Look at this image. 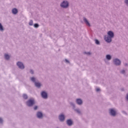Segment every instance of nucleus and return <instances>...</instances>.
I'll use <instances>...</instances> for the list:
<instances>
[{"label": "nucleus", "instance_id": "f257e3e1", "mask_svg": "<svg viewBox=\"0 0 128 128\" xmlns=\"http://www.w3.org/2000/svg\"><path fill=\"white\" fill-rule=\"evenodd\" d=\"M108 36H104V40L106 42H111L112 39L114 36V32L112 31H108Z\"/></svg>", "mask_w": 128, "mask_h": 128}, {"label": "nucleus", "instance_id": "f03ea898", "mask_svg": "<svg viewBox=\"0 0 128 128\" xmlns=\"http://www.w3.org/2000/svg\"><path fill=\"white\" fill-rule=\"evenodd\" d=\"M27 106H34V100H29L27 102Z\"/></svg>", "mask_w": 128, "mask_h": 128}, {"label": "nucleus", "instance_id": "7ed1b4c3", "mask_svg": "<svg viewBox=\"0 0 128 128\" xmlns=\"http://www.w3.org/2000/svg\"><path fill=\"white\" fill-rule=\"evenodd\" d=\"M60 6L62 8H68V2H63L62 3Z\"/></svg>", "mask_w": 128, "mask_h": 128}, {"label": "nucleus", "instance_id": "20e7f679", "mask_svg": "<svg viewBox=\"0 0 128 128\" xmlns=\"http://www.w3.org/2000/svg\"><path fill=\"white\" fill-rule=\"evenodd\" d=\"M17 66H18L19 68H20L21 70H24V64L21 62H17Z\"/></svg>", "mask_w": 128, "mask_h": 128}, {"label": "nucleus", "instance_id": "39448f33", "mask_svg": "<svg viewBox=\"0 0 128 128\" xmlns=\"http://www.w3.org/2000/svg\"><path fill=\"white\" fill-rule=\"evenodd\" d=\"M114 62L116 66H120V60L116 58L114 60Z\"/></svg>", "mask_w": 128, "mask_h": 128}, {"label": "nucleus", "instance_id": "423d86ee", "mask_svg": "<svg viewBox=\"0 0 128 128\" xmlns=\"http://www.w3.org/2000/svg\"><path fill=\"white\" fill-rule=\"evenodd\" d=\"M41 95L43 98H48V94L46 93L45 92H42L41 93Z\"/></svg>", "mask_w": 128, "mask_h": 128}, {"label": "nucleus", "instance_id": "0eeeda50", "mask_svg": "<svg viewBox=\"0 0 128 128\" xmlns=\"http://www.w3.org/2000/svg\"><path fill=\"white\" fill-rule=\"evenodd\" d=\"M110 114L112 116H116V110L114 109H110Z\"/></svg>", "mask_w": 128, "mask_h": 128}, {"label": "nucleus", "instance_id": "6e6552de", "mask_svg": "<svg viewBox=\"0 0 128 128\" xmlns=\"http://www.w3.org/2000/svg\"><path fill=\"white\" fill-rule=\"evenodd\" d=\"M59 119L60 122H64V116L63 114H60L59 116Z\"/></svg>", "mask_w": 128, "mask_h": 128}, {"label": "nucleus", "instance_id": "1a4fd4ad", "mask_svg": "<svg viewBox=\"0 0 128 128\" xmlns=\"http://www.w3.org/2000/svg\"><path fill=\"white\" fill-rule=\"evenodd\" d=\"M84 20L85 24H86V26H90V22H88V20L86 18H84Z\"/></svg>", "mask_w": 128, "mask_h": 128}, {"label": "nucleus", "instance_id": "9d476101", "mask_svg": "<svg viewBox=\"0 0 128 128\" xmlns=\"http://www.w3.org/2000/svg\"><path fill=\"white\" fill-rule=\"evenodd\" d=\"M37 116L38 118H42V113L41 112H38Z\"/></svg>", "mask_w": 128, "mask_h": 128}, {"label": "nucleus", "instance_id": "9b49d317", "mask_svg": "<svg viewBox=\"0 0 128 128\" xmlns=\"http://www.w3.org/2000/svg\"><path fill=\"white\" fill-rule=\"evenodd\" d=\"M12 13L14 14H18V10L16 8L12 9Z\"/></svg>", "mask_w": 128, "mask_h": 128}, {"label": "nucleus", "instance_id": "f8f14e48", "mask_svg": "<svg viewBox=\"0 0 128 128\" xmlns=\"http://www.w3.org/2000/svg\"><path fill=\"white\" fill-rule=\"evenodd\" d=\"M76 103L78 104H82V101L80 99H77L76 100Z\"/></svg>", "mask_w": 128, "mask_h": 128}, {"label": "nucleus", "instance_id": "ddd939ff", "mask_svg": "<svg viewBox=\"0 0 128 128\" xmlns=\"http://www.w3.org/2000/svg\"><path fill=\"white\" fill-rule=\"evenodd\" d=\"M67 124H68V126H72V120H68Z\"/></svg>", "mask_w": 128, "mask_h": 128}, {"label": "nucleus", "instance_id": "4468645a", "mask_svg": "<svg viewBox=\"0 0 128 128\" xmlns=\"http://www.w3.org/2000/svg\"><path fill=\"white\" fill-rule=\"evenodd\" d=\"M35 86L37 88H40L41 84H40V83L36 82H35Z\"/></svg>", "mask_w": 128, "mask_h": 128}, {"label": "nucleus", "instance_id": "2eb2a0df", "mask_svg": "<svg viewBox=\"0 0 128 128\" xmlns=\"http://www.w3.org/2000/svg\"><path fill=\"white\" fill-rule=\"evenodd\" d=\"M4 57L6 60H10V56H8V54H5Z\"/></svg>", "mask_w": 128, "mask_h": 128}, {"label": "nucleus", "instance_id": "dca6fc26", "mask_svg": "<svg viewBox=\"0 0 128 128\" xmlns=\"http://www.w3.org/2000/svg\"><path fill=\"white\" fill-rule=\"evenodd\" d=\"M0 30L1 32H3L4 30V27L2 26V24L0 23Z\"/></svg>", "mask_w": 128, "mask_h": 128}, {"label": "nucleus", "instance_id": "f3484780", "mask_svg": "<svg viewBox=\"0 0 128 128\" xmlns=\"http://www.w3.org/2000/svg\"><path fill=\"white\" fill-rule=\"evenodd\" d=\"M106 58H107V60H110V58H112V57L110 55H106Z\"/></svg>", "mask_w": 128, "mask_h": 128}, {"label": "nucleus", "instance_id": "a211bd4d", "mask_svg": "<svg viewBox=\"0 0 128 128\" xmlns=\"http://www.w3.org/2000/svg\"><path fill=\"white\" fill-rule=\"evenodd\" d=\"M23 98H24V100H26V98H28V95L24 94L23 95Z\"/></svg>", "mask_w": 128, "mask_h": 128}, {"label": "nucleus", "instance_id": "6ab92c4d", "mask_svg": "<svg viewBox=\"0 0 128 128\" xmlns=\"http://www.w3.org/2000/svg\"><path fill=\"white\" fill-rule=\"evenodd\" d=\"M33 24H34V22H32V20H30V22H29V25L32 26Z\"/></svg>", "mask_w": 128, "mask_h": 128}, {"label": "nucleus", "instance_id": "aec40b11", "mask_svg": "<svg viewBox=\"0 0 128 128\" xmlns=\"http://www.w3.org/2000/svg\"><path fill=\"white\" fill-rule=\"evenodd\" d=\"M31 80H32V82H36V78H34V77H32V78H31Z\"/></svg>", "mask_w": 128, "mask_h": 128}, {"label": "nucleus", "instance_id": "412c9836", "mask_svg": "<svg viewBox=\"0 0 128 128\" xmlns=\"http://www.w3.org/2000/svg\"><path fill=\"white\" fill-rule=\"evenodd\" d=\"M95 42L96 44H100V41H98V40H96Z\"/></svg>", "mask_w": 128, "mask_h": 128}, {"label": "nucleus", "instance_id": "4be33fe9", "mask_svg": "<svg viewBox=\"0 0 128 128\" xmlns=\"http://www.w3.org/2000/svg\"><path fill=\"white\" fill-rule=\"evenodd\" d=\"M34 28H38V24H34Z\"/></svg>", "mask_w": 128, "mask_h": 128}, {"label": "nucleus", "instance_id": "5701e85b", "mask_svg": "<svg viewBox=\"0 0 128 128\" xmlns=\"http://www.w3.org/2000/svg\"><path fill=\"white\" fill-rule=\"evenodd\" d=\"M100 88H96V92H100Z\"/></svg>", "mask_w": 128, "mask_h": 128}, {"label": "nucleus", "instance_id": "b1692460", "mask_svg": "<svg viewBox=\"0 0 128 128\" xmlns=\"http://www.w3.org/2000/svg\"><path fill=\"white\" fill-rule=\"evenodd\" d=\"M34 110H38V106H35L34 107Z\"/></svg>", "mask_w": 128, "mask_h": 128}, {"label": "nucleus", "instance_id": "393cba45", "mask_svg": "<svg viewBox=\"0 0 128 128\" xmlns=\"http://www.w3.org/2000/svg\"><path fill=\"white\" fill-rule=\"evenodd\" d=\"M3 120L2 118H0V124H2V122Z\"/></svg>", "mask_w": 128, "mask_h": 128}, {"label": "nucleus", "instance_id": "a878e982", "mask_svg": "<svg viewBox=\"0 0 128 128\" xmlns=\"http://www.w3.org/2000/svg\"><path fill=\"white\" fill-rule=\"evenodd\" d=\"M125 4H128V0H125Z\"/></svg>", "mask_w": 128, "mask_h": 128}, {"label": "nucleus", "instance_id": "bb28decb", "mask_svg": "<svg viewBox=\"0 0 128 128\" xmlns=\"http://www.w3.org/2000/svg\"><path fill=\"white\" fill-rule=\"evenodd\" d=\"M76 111L77 112H78V114H80V110H76Z\"/></svg>", "mask_w": 128, "mask_h": 128}, {"label": "nucleus", "instance_id": "cd10ccee", "mask_svg": "<svg viewBox=\"0 0 128 128\" xmlns=\"http://www.w3.org/2000/svg\"><path fill=\"white\" fill-rule=\"evenodd\" d=\"M121 73L124 74V70H122V71H121Z\"/></svg>", "mask_w": 128, "mask_h": 128}, {"label": "nucleus", "instance_id": "c85d7f7f", "mask_svg": "<svg viewBox=\"0 0 128 128\" xmlns=\"http://www.w3.org/2000/svg\"><path fill=\"white\" fill-rule=\"evenodd\" d=\"M30 72L32 74H34V71H32V70H31L30 71Z\"/></svg>", "mask_w": 128, "mask_h": 128}, {"label": "nucleus", "instance_id": "c756f323", "mask_svg": "<svg viewBox=\"0 0 128 128\" xmlns=\"http://www.w3.org/2000/svg\"><path fill=\"white\" fill-rule=\"evenodd\" d=\"M126 100H128V94H127L126 96Z\"/></svg>", "mask_w": 128, "mask_h": 128}, {"label": "nucleus", "instance_id": "7c9ffc66", "mask_svg": "<svg viewBox=\"0 0 128 128\" xmlns=\"http://www.w3.org/2000/svg\"><path fill=\"white\" fill-rule=\"evenodd\" d=\"M66 62H68V60H66Z\"/></svg>", "mask_w": 128, "mask_h": 128}, {"label": "nucleus", "instance_id": "2f4dec72", "mask_svg": "<svg viewBox=\"0 0 128 128\" xmlns=\"http://www.w3.org/2000/svg\"><path fill=\"white\" fill-rule=\"evenodd\" d=\"M86 54H90V52H88V53H86Z\"/></svg>", "mask_w": 128, "mask_h": 128}, {"label": "nucleus", "instance_id": "473e14b6", "mask_svg": "<svg viewBox=\"0 0 128 128\" xmlns=\"http://www.w3.org/2000/svg\"><path fill=\"white\" fill-rule=\"evenodd\" d=\"M125 66H128V64H125Z\"/></svg>", "mask_w": 128, "mask_h": 128}]
</instances>
